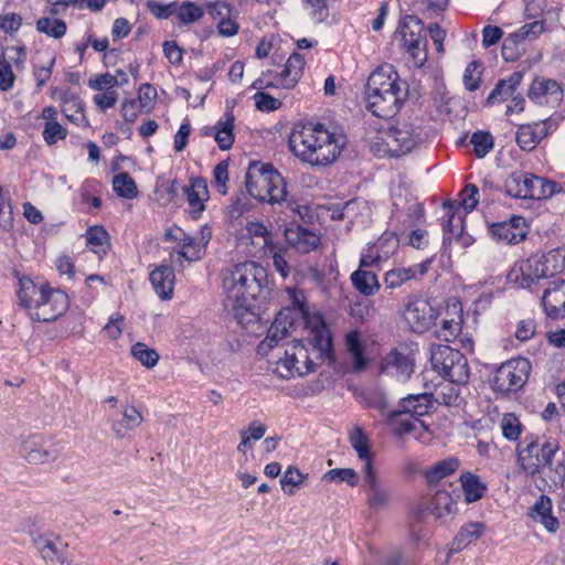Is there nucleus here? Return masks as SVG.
Wrapping results in <instances>:
<instances>
[{
    "label": "nucleus",
    "mask_w": 565,
    "mask_h": 565,
    "mask_svg": "<svg viewBox=\"0 0 565 565\" xmlns=\"http://www.w3.org/2000/svg\"><path fill=\"white\" fill-rule=\"evenodd\" d=\"M362 471L364 473V480L367 484V504L374 510H384L390 505L391 492L387 488L382 487L377 482L376 473L374 468L370 463L363 465Z\"/></svg>",
    "instance_id": "a878e982"
},
{
    "label": "nucleus",
    "mask_w": 565,
    "mask_h": 565,
    "mask_svg": "<svg viewBox=\"0 0 565 565\" xmlns=\"http://www.w3.org/2000/svg\"><path fill=\"white\" fill-rule=\"evenodd\" d=\"M367 267H361L351 274V282L353 287L363 296L370 297L375 295L380 288V281L375 273L367 270Z\"/></svg>",
    "instance_id": "4c0bfd02"
},
{
    "label": "nucleus",
    "mask_w": 565,
    "mask_h": 565,
    "mask_svg": "<svg viewBox=\"0 0 565 565\" xmlns=\"http://www.w3.org/2000/svg\"><path fill=\"white\" fill-rule=\"evenodd\" d=\"M306 478L307 476L303 475L299 469L290 466L287 468L280 480L281 489L288 495H292L295 494L294 488L300 486Z\"/></svg>",
    "instance_id": "338daca9"
},
{
    "label": "nucleus",
    "mask_w": 565,
    "mask_h": 565,
    "mask_svg": "<svg viewBox=\"0 0 565 565\" xmlns=\"http://www.w3.org/2000/svg\"><path fill=\"white\" fill-rule=\"evenodd\" d=\"M456 511L457 503L448 491L435 492L430 501V512L436 519L441 520L447 515H454Z\"/></svg>",
    "instance_id": "c03bdc74"
},
{
    "label": "nucleus",
    "mask_w": 565,
    "mask_h": 565,
    "mask_svg": "<svg viewBox=\"0 0 565 565\" xmlns=\"http://www.w3.org/2000/svg\"><path fill=\"white\" fill-rule=\"evenodd\" d=\"M286 312H278L271 326L268 329L266 339L260 343L259 349L263 350L265 347L271 349L276 347L282 339L286 338L278 327L285 323Z\"/></svg>",
    "instance_id": "69168bd1"
},
{
    "label": "nucleus",
    "mask_w": 565,
    "mask_h": 565,
    "mask_svg": "<svg viewBox=\"0 0 565 565\" xmlns=\"http://www.w3.org/2000/svg\"><path fill=\"white\" fill-rule=\"evenodd\" d=\"M364 95L366 108L373 116L391 118L403 105L406 89L394 66L383 64L370 74Z\"/></svg>",
    "instance_id": "39448f33"
},
{
    "label": "nucleus",
    "mask_w": 565,
    "mask_h": 565,
    "mask_svg": "<svg viewBox=\"0 0 565 565\" xmlns=\"http://www.w3.org/2000/svg\"><path fill=\"white\" fill-rule=\"evenodd\" d=\"M291 152L311 167H328L337 161L345 146L344 137L322 124H297L288 141Z\"/></svg>",
    "instance_id": "f03ea898"
},
{
    "label": "nucleus",
    "mask_w": 565,
    "mask_h": 565,
    "mask_svg": "<svg viewBox=\"0 0 565 565\" xmlns=\"http://www.w3.org/2000/svg\"><path fill=\"white\" fill-rule=\"evenodd\" d=\"M431 407L430 394L423 393L416 395H408L399 402V408L405 411L417 418L426 415Z\"/></svg>",
    "instance_id": "49530a36"
},
{
    "label": "nucleus",
    "mask_w": 565,
    "mask_h": 565,
    "mask_svg": "<svg viewBox=\"0 0 565 565\" xmlns=\"http://www.w3.org/2000/svg\"><path fill=\"white\" fill-rule=\"evenodd\" d=\"M34 544L41 554V557L47 564L55 562L64 563L63 550L66 544L63 543L60 536L54 534H43L34 539Z\"/></svg>",
    "instance_id": "2f4dec72"
},
{
    "label": "nucleus",
    "mask_w": 565,
    "mask_h": 565,
    "mask_svg": "<svg viewBox=\"0 0 565 565\" xmlns=\"http://www.w3.org/2000/svg\"><path fill=\"white\" fill-rule=\"evenodd\" d=\"M265 433L266 426L264 424L257 420L252 422L246 429L239 431L241 443L237 446V450L246 454L247 449L252 448V441L260 440Z\"/></svg>",
    "instance_id": "603ef678"
},
{
    "label": "nucleus",
    "mask_w": 565,
    "mask_h": 565,
    "mask_svg": "<svg viewBox=\"0 0 565 565\" xmlns=\"http://www.w3.org/2000/svg\"><path fill=\"white\" fill-rule=\"evenodd\" d=\"M502 436L509 441H518L524 430L520 418L513 413L502 415L499 423Z\"/></svg>",
    "instance_id": "3c124183"
},
{
    "label": "nucleus",
    "mask_w": 565,
    "mask_h": 565,
    "mask_svg": "<svg viewBox=\"0 0 565 565\" xmlns=\"http://www.w3.org/2000/svg\"><path fill=\"white\" fill-rule=\"evenodd\" d=\"M399 246L396 232L385 231L376 242L367 244L361 252V267H380L395 254Z\"/></svg>",
    "instance_id": "aec40b11"
},
{
    "label": "nucleus",
    "mask_w": 565,
    "mask_h": 565,
    "mask_svg": "<svg viewBox=\"0 0 565 565\" xmlns=\"http://www.w3.org/2000/svg\"><path fill=\"white\" fill-rule=\"evenodd\" d=\"M228 161L223 160L218 162L213 169V189L222 195H226L228 192Z\"/></svg>",
    "instance_id": "0e129e2a"
},
{
    "label": "nucleus",
    "mask_w": 565,
    "mask_h": 565,
    "mask_svg": "<svg viewBox=\"0 0 565 565\" xmlns=\"http://www.w3.org/2000/svg\"><path fill=\"white\" fill-rule=\"evenodd\" d=\"M114 192L124 199H134L138 194L135 180L127 172H120L113 179Z\"/></svg>",
    "instance_id": "864d4df0"
},
{
    "label": "nucleus",
    "mask_w": 565,
    "mask_h": 565,
    "mask_svg": "<svg viewBox=\"0 0 565 565\" xmlns=\"http://www.w3.org/2000/svg\"><path fill=\"white\" fill-rule=\"evenodd\" d=\"M150 282L156 294L162 300H169L173 295L175 275L169 265H160L150 273Z\"/></svg>",
    "instance_id": "473e14b6"
},
{
    "label": "nucleus",
    "mask_w": 565,
    "mask_h": 565,
    "mask_svg": "<svg viewBox=\"0 0 565 565\" xmlns=\"http://www.w3.org/2000/svg\"><path fill=\"white\" fill-rule=\"evenodd\" d=\"M419 424H422L419 418L405 413V411L401 408L392 414V425L394 426V431L397 435L409 434L415 430Z\"/></svg>",
    "instance_id": "6e6d98bb"
},
{
    "label": "nucleus",
    "mask_w": 565,
    "mask_h": 565,
    "mask_svg": "<svg viewBox=\"0 0 565 565\" xmlns=\"http://www.w3.org/2000/svg\"><path fill=\"white\" fill-rule=\"evenodd\" d=\"M398 47L408 54L413 65L420 68L427 62V38L423 22L415 15H404L395 32Z\"/></svg>",
    "instance_id": "6e6552de"
},
{
    "label": "nucleus",
    "mask_w": 565,
    "mask_h": 565,
    "mask_svg": "<svg viewBox=\"0 0 565 565\" xmlns=\"http://www.w3.org/2000/svg\"><path fill=\"white\" fill-rule=\"evenodd\" d=\"M383 142L384 147L376 150L380 156L406 154L423 142L422 129L411 122H399L385 132Z\"/></svg>",
    "instance_id": "f8f14e48"
},
{
    "label": "nucleus",
    "mask_w": 565,
    "mask_h": 565,
    "mask_svg": "<svg viewBox=\"0 0 565 565\" xmlns=\"http://www.w3.org/2000/svg\"><path fill=\"white\" fill-rule=\"evenodd\" d=\"M456 203L458 211L460 212V207L465 211V214L472 212L478 202H479V190L477 185L470 183L467 184L460 192V201Z\"/></svg>",
    "instance_id": "680f3d73"
},
{
    "label": "nucleus",
    "mask_w": 565,
    "mask_h": 565,
    "mask_svg": "<svg viewBox=\"0 0 565 565\" xmlns=\"http://www.w3.org/2000/svg\"><path fill=\"white\" fill-rule=\"evenodd\" d=\"M473 147V152L478 158L486 157L493 148V138L490 132L477 131L473 132L470 139Z\"/></svg>",
    "instance_id": "e2e57ef3"
},
{
    "label": "nucleus",
    "mask_w": 565,
    "mask_h": 565,
    "mask_svg": "<svg viewBox=\"0 0 565 565\" xmlns=\"http://www.w3.org/2000/svg\"><path fill=\"white\" fill-rule=\"evenodd\" d=\"M531 363L525 358L511 359L502 363L492 380V388L497 393H510L520 390L527 381Z\"/></svg>",
    "instance_id": "4468645a"
},
{
    "label": "nucleus",
    "mask_w": 565,
    "mask_h": 565,
    "mask_svg": "<svg viewBox=\"0 0 565 565\" xmlns=\"http://www.w3.org/2000/svg\"><path fill=\"white\" fill-rule=\"evenodd\" d=\"M556 253L550 252L546 255H532L521 259L514 264L508 279L522 288H530L541 278L553 276L562 267V264H556Z\"/></svg>",
    "instance_id": "1a4fd4ad"
},
{
    "label": "nucleus",
    "mask_w": 565,
    "mask_h": 565,
    "mask_svg": "<svg viewBox=\"0 0 565 565\" xmlns=\"http://www.w3.org/2000/svg\"><path fill=\"white\" fill-rule=\"evenodd\" d=\"M36 30L47 36L61 39L65 35L67 26L61 19L43 17L36 21Z\"/></svg>",
    "instance_id": "13d9d810"
},
{
    "label": "nucleus",
    "mask_w": 565,
    "mask_h": 565,
    "mask_svg": "<svg viewBox=\"0 0 565 565\" xmlns=\"http://www.w3.org/2000/svg\"><path fill=\"white\" fill-rule=\"evenodd\" d=\"M523 75L520 72L512 73L508 78L500 79L487 98V104H500L512 98L516 88L522 82Z\"/></svg>",
    "instance_id": "c9c22d12"
},
{
    "label": "nucleus",
    "mask_w": 565,
    "mask_h": 565,
    "mask_svg": "<svg viewBox=\"0 0 565 565\" xmlns=\"http://www.w3.org/2000/svg\"><path fill=\"white\" fill-rule=\"evenodd\" d=\"M504 188L507 194L512 198L533 200L548 199L559 191L556 182L523 171L511 173L504 182Z\"/></svg>",
    "instance_id": "9d476101"
},
{
    "label": "nucleus",
    "mask_w": 565,
    "mask_h": 565,
    "mask_svg": "<svg viewBox=\"0 0 565 565\" xmlns=\"http://www.w3.org/2000/svg\"><path fill=\"white\" fill-rule=\"evenodd\" d=\"M438 316V309L428 299L417 296L408 297L402 310L404 322L415 333H424L429 330Z\"/></svg>",
    "instance_id": "2eb2a0df"
},
{
    "label": "nucleus",
    "mask_w": 565,
    "mask_h": 565,
    "mask_svg": "<svg viewBox=\"0 0 565 565\" xmlns=\"http://www.w3.org/2000/svg\"><path fill=\"white\" fill-rule=\"evenodd\" d=\"M305 64L303 56L295 52L288 57L280 72L267 71L263 73L262 76L254 82L253 87L257 89L270 87L292 89L302 75Z\"/></svg>",
    "instance_id": "ddd939ff"
},
{
    "label": "nucleus",
    "mask_w": 565,
    "mask_h": 565,
    "mask_svg": "<svg viewBox=\"0 0 565 565\" xmlns=\"http://www.w3.org/2000/svg\"><path fill=\"white\" fill-rule=\"evenodd\" d=\"M349 440L352 448L358 454V457L364 461V465L370 463L373 466L370 441L367 436L364 434L363 429L361 427H355L350 433Z\"/></svg>",
    "instance_id": "8fccbe9b"
},
{
    "label": "nucleus",
    "mask_w": 565,
    "mask_h": 565,
    "mask_svg": "<svg viewBox=\"0 0 565 565\" xmlns=\"http://www.w3.org/2000/svg\"><path fill=\"white\" fill-rule=\"evenodd\" d=\"M164 241L175 243L170 252V258L182 264V260L191 263L201 259L204 255V245L200 244L192 235L179 226L169 227L163 235Z\"/></svg>",
    "instance_id": "a211bd4d"
},
{
    "label": "nucleus",
    "mask_w": 565,
    "mask_h": 565,
    "mask_svg": "<svg viewBox=\"0 0 565 565\" xmlns=\"http://www.w3.org/2000/svg\"><path fill=\"white\" fill-rule=\"evenodd\" d=\"M433 369L444 379L458 383H467L469 380V365L467 358L457 349L446 344L433 347L430 353Z\"/></svg>",
    "instance_id": "9b49d317"
},
{
    "label": "nucleus",
    "mask_w": 565,
    "mask_h": 565,
    "mask_svg": "<svg viewBox=\"0 0 565 565\" xmlns=\"http://www.w3.org/2000/svg\"><path fill=\"white\" fill-rule=\"evenodd\" d=\"M541 303L545 315L558 319L565 313V280L556 279L544 290Z\"/></svg>",
    "instance_id": "5701e85b"
},
{
    "label": "nucleus",
    "mask_w": 565,
    "mask_h": 565,
    "mask_svg": "<svg viewBox=\"0 0 565 565\" xmlns=\"http://www.w3.org/2000/svg\"><path fill=\"white\" fill-rule=\"evenodd\" d=\"M87 246L96 254H106L109 235L103 226H89L85 233Z\"/></svg>",
    "instance_id": "09e8293b"
},
{
    "label": "nucleus",
    "mask_w": 565,
    "mask_h": 565,
    "mask_svg": "<svg viewBox=\"0 0 565 565\" xmlns=\"http://www.w3.org/2000/svg\"><path fill=\"white\" fill-rule=\"evenodd\" d=\"M246 232L249 238L252 239V244L256 245L259 250H265L266 248L271 247L270 244V233L267 227L259 222H249L246 225Z\"/></svg>",
    "instance_id": "4d7b16f0"
},
{
    "label": "nucleus",
    "mask_w": 565,
    "mask_h": 565,
    "mask_svg": "<svg viewBox=\"0 0 565 565\" xmlns=\"http://www.w3.org/2000/svg\"><path fill=\"white\" fill-rule=\"evenodd\" d=\"M484 524L481 522H470L459 530L452 542V550L460 551L470 543L477 541L484 532Z\"/></svg>",
    "instance_id": "de8ad7c7"
},
{
    "label": "nucleus",
    "mask_w": 565,
    "mask_h": 565,
    "mask_svg": "<svg viewBox=\"0 0 565 565\" xmlns=\"http://www.w3.org/2000/svg\"><path fill=\"white\" fill-rule=\"evenodd\" d=\"M344 344L348 353L352 358V367L354 372H362L369 365V359L364 354V343L358 330L347 333Z\"/></svg>",
    "instance_id": "e433bc0d"
},
{
    "label": "nucleus",
    "mask_w": 565,
    "mask_h": 565,
    "mask_svg": "<svg viewBox=\"0 0 565 565\" xmlns=\"http://www.w3.org/2000/svg\"><path fill=\"white\" fill-rule=\"evenodd\" d=\"M381 370L383 373L404 382L414 372V361L408 353L393 349L383 359Z\"/></svg>",
    "instance_id": "b1692460"
},
{
    "label": "nucleus",
    "mask_w": 565,
    "mask_h": 565,
    "mask_svg": "<svg viewBox=\"0 0 565 565\" xmlns=\"http://www.w3.org/2000/svg\"><path fill=\"white\" fill-rule=\"evenodd\" d=\"M323 480L332 481L335 483L347 482L349 486L354 487L358 484V475L351 468L331 469L323 475Z\"/></svg>",
    "instance_id": "774afa93"
},
{
    "label": "nucleus",
    "mask_w": 565,
    "mask_h": 565,
    "mask_svg": "<svg viewBox=\"0 0 565 565\" xmlns=\"http://www.w3.org/2000/svg\"><path fill=\"white\" fill-rule=\"evenodd\" d=\"M204 17V9L193 1H177L174 18L181 25L199 22Z\"/></svg>",
    "instance_id": "a18cd8bd"
},
{
    "label": "nucleus",
    "mask_w": 565,
    "mask_h": 565,
    "mask_svg": "<svg viewBox=\"0 0 565 565\" xmlns=\"http://www.w3.org/2000/svg\"><path fill=\"white\" fill-rule=\"evenodd\" d=\"M558 446L556 440H545L540 443L535 435H526L523 440L516 445V460L522 470L532 477L536 476L537 470L543 463L542 455L545 448Z\"/></svg>",
    "instance_id": "6ab92c4d"
},
{
    "label": "nucleus",
    "mask_w": 565,
    "mask_h": 565,
    "mask_svg": "<svg viewBox=\"0 0 565 565\" xmlns=\"http://www.w3.org/2000/svg\"><path fill=\"white\" fill-rule=\"evenodd\" d=\"M459 468V460L457 458L450 457L444 460L436 462L429 469H427L424 473L425 479L428 484L435 486L439 483L443 479L455 473Z\"/></svg>",
    "instance_id": "a19ab883"
},
{
    "label": "nucleus",
    "mask_w": 565,
    "mask_h": 565,
    "mask_svg": "<svg viewBox=\"0 0 565 565\" xmlns=\"http://www.w3.org/2000/svg\"><path fill=\"white\" fill-rule=\"evenodd\" d=\"M17 296L26 316L36 322L55 321L66 312L70 306L66 292L51 287L47 282H36L29 277L19 278Z\"/></svg>",
    "instance_id": "20e7f679"
},
{
    "label": "nucleus",
    "mask_w": 565,
    "mask_h": 565,
    "mask_svg": "<svg viewBox=\"0 0 565 565\" xmlns=\"http://www.w3.org/2000/svg\"><path fill=\"white\" fill-rule=\"evenodd\" d=\"M558 449V446H552L543 450V463L533 477L541 491H556L565 482V462L555 459Z\"/></svg>",
    "instance_id": "f3484780"
},
{
    "label": "nucleus",
    "mask_w": 565,
    "mask_h": 565,
    "mask_svg": "<svg viewBox=\"0 0 565 565\" xmlns=\"http://www.w3.org/2000/svg\"><path fill=\"white\" fill-rule=\"evenodd\" d=\"M529 97L537 105L556 107L563 100V89L554 79H535L530 87Z\"/></svg>",
    "instance_id": "4be33fe9"
},
{
    "label": "nucleus",
    "mask_w": 565,
    "mask_h": 565,
    "mask_svg": "<svg viewBox=\"0 0 565 565\" xmlns=\"http://www.w3.org/2000/svg\"><path fill=\"white\" fill-rule=\"evenodd\" d=\"M40 118L44 121L42 137L47 146L66 139L68 131L58 122V110L54 106H45Z\"/></svg>",
    "instance_id": "c756f323"
},
{
    "label": "nucleus",
    "mask_w": 565,
    "mask_h": 565,
    "mask_svg": "<svg viewBox=\"0 0 565 565\" xmlns=\"http://www.w3.org/2000/svg\"><path fill=\"white\" fill-rule=\"evenodd\" d=\"M246 189L248 194L259 202L278 204L289 218H303L306 207L288 195L282 177L270 164L253 162L246 172Z\"/></svg>",
    "instance_id": "7ed1b4c3"
},
{
    "label": "nucleus",
    "mask_w": 565,
    "mask_h": 565,
    "mask_svg": "<svg viewBox=\"0 0 565 565\" xmlns=\"http://www.w3.org/2000/svg\"><path fill=\"white\" fill-rule=\"evenodd\" d=\"M222 285L234 318L243 328L258 321L255 301L268 286V274L256 262H244L222 274Z\"/></svg>",
    "instance_id": "f257e3e1"
},
{
    "label": "nucleus",
    "mask_w": 565,
    "mask_h": 565,
    "mask_svg": "<svg viewBox=\"0 0 565 565\" xmlns=\"http://www.w3.org/2000/svg\"><path fill=\"white\" fill-rule=\"evenodd\" d=\"M462 384L463 383L444 379L443 382L436 385L435 391L430 396L439 404L446 406H458L461 402L460 385Z\"/></svg>",
    "instance_id": "58836bf2"
},
{
    "label": "nucleus",
    "mask_w": 565,
    "mask_h": 565,
    "mask_svg": "<svg viewBox=\"0 0 565 565\" xmlns=\"http://www.w3.org/2000/svg\"><path fill=\"white\" fill-rule=\"evenodd\" d=\"M131 355L147 369H152L158 364L159 354L154 349L149 348L143 342H137L131 347Z\"/></svg>",
    "instance_id": "bf43d9fd"
},
{
    "label": "nucleus",
    "mask_w": 565,
    "mask_h": 565,
    "mask_svg": "<svg viewBox=\"0 0 565 565\" xmlns=\"http://www.w3.org/2000/svg\"><path fill=\"white\" fill-rule=\"evenodd\" d=\"M310 331H307L305 340H296L285 350V356L275 363L274 372L281 379L289 380L295 376H303L315 370L318 361L331 358L333 343L327 352L321 353L310 340Z\"/></svg>",
    "instance_id": "423d86ee"
},
{
    "label": "nucleus",
    "mask_w": 565,
    "mask_h": 565,
    "mask_svg": "<svg viewBox=\"0 0 565 565\" xmlns=\"http://www.w3.org/2000/svg\"><path fill=\"white\" fill-rule=\"evenodd\" d=\"M287 298L292 310V317L303 321L307 331H310V340L318 350L323 353L331 348V332L320 312H310L306 305V297L302 290L287 287Z\"/></svg>",
    "instance_id": "0eeeda50"
},
{
    "label": "nucleus",
    "mask_w": 565,
    "mask_h": 565,
    "mask_svg": "<svg viewBox=\"0 0 565 565\" xmlns=\"http://www.w3.org/2000/svg\"><path fill=\"white\" fill-rule=\"evenodd\" d=\"M428 270V263H418L411 266H394L383 276L385 288L397 289L404 284L424 276Z\"/></svg>",
    "instance_id": "c85d7f7f"
},
{
    "label": "nucleus",
    "mask_w": 565,
    "mask_h": 565,
    "mask_svg": "<svg viewBox=\"0 0 565 565\" xmlns=\"http://www.w3.org/2000/svg\"><path fill=\"white\" fill-rule=\"evenodd\" d=\"M359 399L365 407L374 408L381 414H385L387 409V401L385 394L377 388H365L359 394Z\"/></svg>",
    "instance_id": "5fc2aeb1"
},
{
    "label": "nucleus",
    "mask_w": 565,
    "mask_h": 565,
    "mask_svg": "<svg viewBox=\"0 0 565 565\" xmlns=\"http://www.w3.org/2000/svg\"><path fill=\"white\" fill-rule=\"evenodd\" d=\"M544 31V22L543 21H533L530 23H525L522 25L516 32L509 34L508 38L504 39L502 45V55L505 60L513 58L512 51L513 47L524 40H534Z\"/></svg>",
    "instance_id": "72a5a7b5"
},
{
    "label": "nucleus",
    "mask_w": 565,
    "mask_h": 565,
    "mask_svg": "<svg viewBox=\"0 0 565 565\" xmlns=\"http://www.w3.org/2000/svg\"><path fill=\"white\" fill-rule=\"evenodd\" d=\"M459 480L465 494V500L468 503L479 501L484 497L487 486L477 475L472 472H465L460 476Z\"/></svg>",
    "instance_id": "79ce46f5"
},
{
    "label": "nucleus",
    "mask_w": 565,
    "mask_h": 565,
    "mask_svg": "<svg viewBox=\"0 0 565 565\" xmlns=\"http://www.w3.org/2000/svg\"><path fill=\"white\" fill-rule=\"evenodd\" d=\"M106 287L107 282L103 276L98 274L87 276L84 289L82 290L84 301L88 305L92 303L97 298L100 290H104Z\"/></svg>",
    "instance_id": "052dcab7"
},
{
    "label": "nucleus",
    "mask_w": 565,
    "mask_h": 565,
    "mask_svg": "<svg viewBox=\"0 0 565 565\" xmlns=\"http://www.w3.org/2000/svg\"><path fill=\"white\" fill-rule=\"evenodd\" d=\"M443 209L445 211L444 231L448 232L462 247L471 245L472 238L463 235V215L458 211L456 203L451 200L445 201Z\"/></svg>",
    "instance_id": "bb28decb"
},
{
    "label": "nucleus",
    "mask_w": 565,
    "mask_h": 565,
    "mask_svg": "<svg viewBox=\"0 0 565 565\" xmlns=\"http://www.w3.org/2000/svg\"><path fill=\"white\" fill-rule=\"evenodd\" d=\"M183 193L189 204V213L198 220L205 210V203L210 199L207 182L203 178H193L189 185L183 186Z\"/></svg>",
    "instance_id": "393cba45"
},
{
    "label": "nucleus",
    "mask_w": 565,
    "mask_h": 565,
    "mask_svg": "<svg viewBox=\"0 0 565 565\" xmlns=\"http://www.w3.org/2000/svg\"><path fill=\"white\" fill-rule=\"evenodd\" d=\"M489 233L497 242L508 245L518 244L527 234L525 220L522 216L513 215L509 220L491 224Z\"/></svg>",
    "instance_id": "412c9836"
},
{
    "label": "nucleus",
    "mask_w": 565,
    "mask_h": 565,
    "mask_svg": "<svg viewBox=\"0 0 565 565\" xmlns=\"http://www.w3.org/2000/svg\"><path fill=\"white\" fill-rule=\"evenodd\" d=\"M62 445L42 435H32L20 445L21 456L30 465H46L55 462L62 452Z\"/></svg>",
    "instance_id": "dca6fc26"
},
{
    "label": "nucleus",
    "mask_w": 565,
    "mask_h": 565,
    "mask_svg": "<svg viewBox=\"0 0 565 565\" xmlns=\"http://www.w3.org/2000/svg\"><path fill=\"white\" fill-rule=\"evenodd\" d=\"M234 121V115L228 111L215 125L203 127L201 132L203 136L213 137L221 150H228L235 140Z\"/></svg>",
    "instance_id": "cd10ccee"
},
{
    "label": "nucleus",
    "mask_w": 565,
    "mask_h": 565,
    "mask_svg": "<svg viewBox=\"0 0 565 565\" xmlns=\"http://www.w3.org/2000/svg\"><path fill=\"white\" fill-rule=\"evenodd\" d=\"M285 237L291 247L302 254L315 250L320 244V237L315 232L299 225L288 227Z\"/></svg>",
    "instance_id": "7c9ffc66"
},
{
    "label": "nucleus",
    "mask_w": 565,
    "mask_h": 565,
    "mask_svg": "<svg viewBox=\"0 0 565 565\" xmlns=\"http://www.w3.org/2000/svg\"><path fill=\"white\" fill-rule=\"evenodd\" d=\"M547 135L546 122L521 125L516 131V142L523 150H533Z\"/></svg>",
    "instance_id": "f704fd0d"
},
{
    "label": "nucleus",
    "mask_w": 565,
    "mask_h": 565,
    "mask_svg": "<svg viewBox=\"0 0 565 565\" xmlns=\"http://www.w3.org/2000/svg\"><path fill=\"white\" fill-rule=\"evenodd\" d=\"M60 100L61 113L70 122L78 126L85 120L84 105L77 95L71 92H64Z\"/></svg>",
    "instance_id": "ea45409f"
},
{
    "label": "nucleus",
    "mask_w": 565,
    "mask_h": 565,
    "mask_svg": "<svg viewBox=\"0 0 565 565\" xmlns=\"http://www.w3.org/2000/svg\"><path fill=\"white\" fill-rule=\"evenodd\" d=\"M122 418L113 425V430L117 437H125L128 430L139 427L143 417L141 413L134 405H126L122 407Z\"/></svg>",
    "instance_id": "37998d69"
}]
</instances>
